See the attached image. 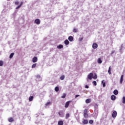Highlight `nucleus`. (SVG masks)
<instances>
[{
	"label": "nucleus",
	"instance_id": "nucleus-27",
	"mask_svg": "<svg viewBox=\"0 0 125 125\" xmlns=\"http://www.w3.org/2000/svg\"><path fill=\"white\" fill-rule=\"evenodd\" d=\"M14 55V53H12L9 56V58H10V59L12 58V57H13Z\"/></svg>",
	"mask_w": 125,
	"mask_h": 125
},
{
	"label": "nucleus",
	"instance_id": "nucleus-1",
	"mask_svg": "<svg viewBox=\"0 0 125 125\" xmlns=\"http://www.w3.org/2000/svg\"><path fill=\"white\" fill-rule=\"evenodd\" d=\"M83 116L84 118L87 119L88 118V114H87V109H85L83 111Z\"/></svg>",
	"mask_w": 125,
	"mask_h": 125
},
{
	"label": "nucleus",
	"instance_id": "nucleus-20",
	"mask_svg": "<svg viewBox=\"0 0 125 125\" xmlns=\"http://www.w3.org/2000/svg\"><path fill=\"white\" fill-rule=\"evenodd\" d=\"M91 102V100H90V99H87L85 101V102L87 104L90 103Z\"/></svg>",
	"mask_w": 125,
	"mask_h": 125
},
{
	"label": "nucleus",
	"instance_id": "nucleus-9",
	"mask_svg": "<svg viewBox=\"0 0 125 125\" xmlns=\"http://www.w3.org/2000/svg\"><path fill=\"white\" fill-rule=\"evenodd\" d=\"M123 82H124V75H122L120 78V83H123Z\"/></svg>",
	"mask_w": 125,
	"mask_h": 125
},
{
	"label": "nucleus",
	"instance_id": "nucleus-25",
	"mask_svg": "<svg viewBox=\"0 0 125 125\" xmlns=\"http://www.w3.org/2000/svg\"><path fill=\"white\" fill-rule=\"evenodd\" d=\"M70 117V114L67 113L65 115V119H68Z\"/></svg>",
	"mask_w": 125,
	"mask_h": 125
},
{
	"label": "nucleus",
	"instance_id": "nucleus-10",
	"mask_svg": "<svg viewBox=\"0 0 125 125\" xmlns=\"http://www.w3.org/2000/svg\"><path fill=\"white\" fill-rule=\"evenodd\" d=\"M73 40H74V38H73L72 36H69L68 37V40L69 42H73Z\"/></svg>",
	"mask_w": 125,
	"mask_h": 125
},
{
	"label": "nucleus",
	"instance_id": "nucleus-29",
	"mask_svg": "<svg viewBox=\"0 0 125 125\" xmlns=\"http://www.w3.org/2000/svg\"><path fill=\"white\" fill-rule=\"evenodd\" d=\"M51 103L50 102H48L45 104V106H48V105H50Z\"/></svg>",
	"mask_w": 125,
	"mask_h": 125
},
{
	"label": "nucleus",
	"instance_id": "nucleus-23",
	"mask_svg": "<svg viewBox=\"0 0 125 125\" xmlns=\"http://www.w3.org/2000/svg\"><path fill=\"white\" fill-rule=\"evenodd\" d=\"M60 80H61V81H63V80H64V79H65V76L64 75H62V76L60 77Z\"/></svg>",
	"mask_w": 125,
	"mask_h": 125
},
{
	"label": "nucleus",
	"instance_id": "nucleus-37",
	"mask_svg": "<svg viewBox=\"0 0 125 125\" xmlns=\"http://www.w3.org/2000/svg\"><path fill=\"white\" fill-rule=\"evenodd\" d=\"M36 78H37V79H41V75H37L36 76Z\"/></svg>",
	"mask_w": 125,
	"mask_h": 125
},
{
	"label": "nucleus",
	"instance_id": "nucleus-38",
	"mask_svg": "<svg viewBox=\"0 0 125 125\" xmlns=\"http://www.w3.org/2000/svg\"><path fill=\"white\" fill-rule=\"evenodd\" d=\"M15 3V4H16V5H18V4H19V2H18V1H16Z\"/></svg>",
	"mask_w": 125,
	"mask_h": 125
},
{
	"label": "nucleus",
	"instance_id": "nucleus-22",
	"mask_svg": "<svg viewBox=\"0 0 125 125\" xmlns=\"http://www.w3.org/2000/svg\"><path fill=\"white\" fill-rule=\"evenodd\" d=\"M55 91H56V92H58V91H59V87L56 86L55 88Z\"/></svg>",
	"mask_w": 125,
	"mask_h": 125
},
{
	"label": "nucleus",
	"instance_id": "nucleus-33",
	"mask_svg": "<svg viewBox=\"0 0 125 125\" xmlns=\"http://www.w3.org/2000/svg\"><path fill=\"white\" fill-rule=\"evenodd\" d=\"M93 85L96 86L97 85V83H96V81H94L93 82Z\"/></svg>",
	"mask_w": 125,
	"mask_h": 125
},
{
	"label": "nucleus",
	"instance_id": "nucleus-6",
	"mask_svg": "<svg viewBox=\"0 0 125 125\" xmlns=\"http://www.w3.org/2000/svg\"><path fill=\"white\" fill-rule=\"evenodd\" d=\"M38 62V58L37 57H34L32 59V62L33 63H36Z\"/></svg>",
	"mask_w": 125,
	"mask_h": 125
},
{
	"label": "nucleus",
	"instance_id": "nucleus-17",
	"mask_svg": "<svg viewBox=\"0 0 125 125\" xmlns=\"http://www.w3.org/2000/svg\"><path fill=\"white\" fill-rule=\"evenodd\" d=\"M23 2H21V4L19 5L18 7H16V9H19V8H20L21 6H22V5L23 4Z\"/></svg>",
	"mask_w": 125,
	"mask_h": 125
},
{
	"label": "nucleus",
	"instance_id": "nucleus-40",
	"mask_svg": "<svg viewBox=\"0 0 125 125\" xmlns=\"http://www.w3.org/2000/svg\"><path fill=\"white\" fill-rule=\"evenodd\" d=\"M85 88H88L89 87L87 85H86L85 86Z\"/></svg>",
	"mask_w": 125,
	"mask_h": 125
},
{
	"label": "nucleus",
	"instance_id": "nucleus-12",
	"mask_svg": "<svg viewBox=\"0 0 125 125\" xmlns=\"http://www.w3.org/2000/svg\"><path fill=\"white\" fill-rule=\"evenodd\" d=\"M111 100H112L113 101H114V100H116V96L114 95H112L111 96Z\"/></svg>",
	"mask_w": 125,
	"mask_h": 125
},
{
	"label": "nucleus",
	"instance_id": "nucleus-39",
	"mask_svg": "<svg viewBox=\"0 0 125 125\" xmlns=\"http://www.w3.org/2000/svg\"><path fill=\"white\" fill-rule=\"evenodd\" d=\"M79 96H80V95H76L75 96V98H77L79 97Z\"/></svg>",
	"mask_w": 125,
	"mask_h": 125
},
{
	"label": "nucleus",
	"instance_id": "nucleus-26",
	"mask_svg": "<svg viewBox=\"0 0 125 125\" xmlns=\"http://www.w3.org/2000/svg\"><path fill=\"white\" fill-rule=\"evenodd\" d=\"M36 67H37V63H34L32 65L31 68H36Z\"/></svg>",
	"mask_w": 125,
	"mask_h": 125
},
{
	"label": "nucleus",
	"instance_id": "nucleus-2",
	"mask_svg": "<svg viewBox=\"0 0 125 125\" xmlns=\"http://www.w3.org/2000/svg\"><path fill=\"white\" fill-rule=\"evenodd\" d=\"M93 73H89L88 76H87V79L88 80H91L93 79Z\"/></svg>",
	"mask_w": 125,
	"mask_h": 125
},
{
	"label": "nucleus",
	"instance_id": "nucleus-34",
	"mask_svg": "<svg viewBox=\"0 0 125 125\" xmlns=\"http://www.w3.org/2000/svg\"><path fill=\"white\" fill-rule=\"evenodd\" d=\"M73 32L74 33H77V32H78V29H77L76 28H74Z\"/></svg>",
	"mask_w": 125,
	"mask_h": 125
},
{
	"label": "nucleus",
	"instance_id": "nucleus-13",
	"mask_svg": "<svg viewBox=\"0 0 125 125\" xmlns=\"http://www.w3.org/2000/svg\"><path fill=\"white\" fill-rule=\"evenodd\" d=\"M8 122H9V123H12V122H14V119H13L12 117H10L8 119Z\"/></svg>",
	"mask_w": 125,
	"mask_h": 125
},
{
	"label": "nucleus",
	"instance_id": "nucleus-3",
	"mask_svg": "<svg viewBox=\"0 0 125 125\" xmlns=\"http://www.w3.org/2000/svg\"><path fill=\"white\" fill-rule=\"evenodd\" d=\"M72 102V101H69L66 102L65 104L64 105L65 108H68L69 107V105H70V103Z\"/></svg>",
	"mask_w": 125,
	"mask_h": 125
},
{
	"label": "nucleus",
	"instance_id": "nucleus-14",
	"mask_svg": "<svg viewBox=\"0 0 125 125\" xmlns=\"http://www.w3.org/2000/svg\"><path fill=\"white\" fill-rule=\"evenodd\" d=\"M113 93L115 95H118V94H119V91H118V90H115L113 91Z\"/></svg>",
	"mask_w": 125,
	"mask_h": 125
},
{
	"label": "nucleus",
	"instance_id": "nucleus-18",
	"mask_svg": "<svg viewBox=\"0 0 125 125\" xmlns=\"http://www.w3.org/2000/svg\"><path fill=\"white\" fill-rule=\"evenodd\" d=\"M98 63L99 64H101V63H102V60H101V58H100L98 59Z\"/></svg>",
	"mask_w": 125,
	"mask_h": 125
},
{
	"label": "nucleus",
	"instance_id": "nucleus-7",
	"mask_svg": "<svg viewBox=\"0 0 125 125\" xmlns=\"http://www.w3.org/2000/svg\"><path fill=\"white\" fill-rule=\"evenodd\" d=\"M117 117V111H114L112 113V118H116Z\"/></svg>",
	"mask_w": 125,
	"mask_h": 125
},
{
	"label": "nucleus",
	"instance_id": "nucleus-16",
	"mask_svg": "<svg viewBox=\"0 0 125 125\" xmlns=\"http://www.w3.org/2000/svg\"><path fill=\"white\" fill-rule=\"evenodd\" d=\"M63 121H62V120H61V121H59V122H58V125H63Z\"/></svg>",
	"mask_w": 125,
	"mask_h": 125
},
{
	"label": "nucleus",
	"instance_id": "nucleus-8",
	"mask_svg": "<svg viewBox=\"0 0 125 125\" xmlns=\"http://www.w3.org/2000/svg\"><path fill=\"white\" fill-rule=\"evenodd\" d=\"M82 123L84 125H87V124H88V121H87V120H83Z\"/></svg>",
	"mask_w": 125,
	"mask_h": 125
},
{
	"label": "nucleus",
	"instance_id": "nucleus-11",
	"mask_svg": "<svg viewBox=\"0 0 125 125\" xmlns=\"http://www.w3.org/2000/svg\"><path fill=\"white\" fill-rule=\"evenodd\" d=\"M57 47L58 48V49H61V48H63V46L62 44H60L58 45Z\"/></svg>",
	"mask_w": 125,
	"mask_h": 125
},
{
	"label": "nucleus",
	"instance_id": "nucleus-24",
	"mask_svg": "<svg viewBox=\"0 0 125 125\" xmlns=\"http://www.w3.org/2000/svg\"><path fill=\"white\" fill-rule=\"evenodd\" d=\"M103 84V87H105L106 86V84L105 83V82H104V80H103L102 82Z\"/></svg>",
	"mask_w": 125,
	"mask_h": 125
},
{
	"label": "nucleus",
	"instance_id": "nucleus-19",
	"mask_svg": "<svg viewBox=\"0 0 125 125\" xmlns=\"http://www.w3.org/2000/svg\"><path fill=\"white\" fill-rule=\"evenodd\" d=\"M108 73L109 75L112 74V72H111V66L109 67L108 70Z\"/></svg>",
	"mask_w": 125,
	"mask_h": 125
},
{
	"label": "nucleus",
	"instance_id": "nucleus-28",
	"mask_svg": "<svg viewBox=\"0 0 125 125\" xmlns=\"http://www.w3.org/2000/svg\"><path fill=\"white\" fill-rule=\"evenodd\" d=\"M93 79H94V80H96V79H97V75L95 74L94 76H93Z\"/></svg>",
	"mask_w": 125,
	"mask_h": 125
},
{
	"label": "nucleus",
	"instance_id": "nucleus-4",
	"mask_svg": "<svg viewBox=\"0 0 125 125\" xmlns=\"http://www.w3.org/2000/svg\"><path fill=\"white\" fill-rule=\"evenodd\" d=\"M35 23H36L37 25H40V24H41V21H40V19H37L35 20Z\"/></svg>",
	"mask_w": 125,
	"mask_h": 125
},
{
	"label": "nucleus",
	"instance_id": "nucleus-21",
	"mask_svg": "<svg viewBox=\"0 0 125 125\" xmlns=\"http://www.w3.org/2000/svg\"><path fill=\"white\" fill-rule=\"evenodd\" d=\"M33 99H34V96H31L30 97H29V101H33Z\"/></svg>",
	"mask_w": 125,
	"mask_h": 125
},
{
	"label": "nucleus",
	"instance_id": "nucleus-36",
	"mask_svg": "<svg viewBox=\"0 0 125 125\" xmlns=\"http://www.w3.org/2000/svg\"><path fill=\"white\" fill-rule=\"evenodd\" d=\"M66 97V94L63 93V95L62 96V98H65Z\"/></svg>",
	"mask_w": 125,
	"mask_h": 125
},
{
	"label": "nucleus",
	"instance_id": "nucleus-5",
	"mask_svg": "<svg viewBox=\"0 0 125 125\" xmlns=\"http://www.w3.org/2000/svg\"><path fill=\"white\" fill-rule=\"evenodd\" d=\"M92 47L94 49H96L98 47V45L96 43H94L92 45Z\"/></svg>",
	"mask_w": 125,
	"mask_h": 125
},
{
	"label": "nucleus",
	"instance_id": "nucleus-30",
	"mask_svg": "<svg viewBox=\"0 0 125 125\" xmlns=\"http://www.w3.org/2000/svg\"><path fill=\"white\" fill-rule=\"evenodd\" d=\"M58 114L60 117H62V114H63V113L62 112V111H60L59 112Z\"/></svg>",
	"mask_w": 125,
	"mask_h": 125
},
{
	"label": "nucleus",
	"instance_id": "nucleus-35",
	"mask_svg": "<svg viewBox=\"0 0 125 125\" xmlns=\"http://www.w3.org/2000/svg\"><path fill=\"white\" fill-rule=\"evenodd\" d=\"M2 65H3V62L0 61V66H2Z\"/></svg>",
	"mask_w": 125,
	"mask_h": 125
},
{
	"label": "nucleus",
	"instance_id": "nucleus-15",
	"mask_svg": "<svg viewBox=\"0 0 125 125\" xmlns=\"http://www.w3.org/2000/svg\"><path fill=\"white\" fill-rule=\"evenodd\" d=\"M69 43H70V42H69V41H68V40H66L64 41V44L66 45H68V44H69Z\"/></svg>",
	"mask_w": 125,
	"mask_h": 125
},
{
	"label": "nucleus",
	"instance_id": "nucleus-31",
	"mask_svg": "<svg viewBox=\"0 0 125 125\" xmlns=\"http://www.w3.org/2000/svg\"><path fill=\"white\" fill-rule=\"evenodd\" d=\"M122 103H123V104H125V97H123V101Z\"/></svg>",
	"mask_w": 125,
	"mask_h": 125
},
{
	"label": "nucleus",
	"instance_id": "nucleus-32",
	"mask_svg": "<svg viewBox=\"0 0 125 125\" xmlns=\"http://www.w3.org/2000/svg\"><path fill=\"white\" fill-rule=\"evenodd\" d=\"M89 124H90V125H92V124H93V120H89Z\"/></svg>",
	"mask_w": 125,
	"mask_h": 125
}]
</instances>
